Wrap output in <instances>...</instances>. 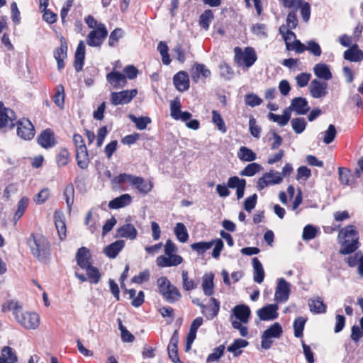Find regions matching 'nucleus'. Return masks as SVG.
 <instances>
[{"label":"nucleus","mask_w":363,"mask_h":363,"mask_svg":"<svg viewBox=\"0 0 363 363\" xmlns=\"http://www.w3.org/2000/svg\"><path fill=\"white\" fill-rule=\"evenodd\" d=\"M9 311H12L16 321L24 328L34 330L40 323V317L36 313L23 311L21 305L14 301H7L6 306Z\"/></svg>","instance_id":"nucleus-1"},{"label":"nucleus","mask_w":363,"mask_h":363,"mask_svg":"<svg viewBox=\"0 0 363 363\" xmlns=\"http://www.w3.org/2000/svg\"><path fill=\"white\" fill-rule=\"evenodd\" d=\"M338 240L341 243L340 253L342 255L352 253L359 247L358 232L354 225H347L341 229L338 233Z\"/></svg>","instance_id":"nucleus-2"},{"label":"nucleus","mask_w":363,"mask_h":363,"mask_svg":"<svg viewBox=\"0 0 363 363\" xmlns=\"http://www.w3.org/2000/svg\"><path fill=\"white\" fill-rule=\"evenodd\" d=\"M31 254L41 262H46L50 255L48 240L41 234H31L28 240Z\"/></svg>","instance_id":"nucleus-3"},{"label":"nucleus","mask_w":363,"mask_h":363,"mask_svg":"<svg viewBox=\"0 0 363 363\" xmlns=\"http://www.w3.org/2000/svg\"><path fill=\"white\" fill-rule=\"evenodd\" d=\"M157 285L160 293L169 303H174L182 298L179 289L165 277H161L157 279Z\"/></svg>","instance_id":"nucleus-4"},{"label":"nucleus","mask_w":363,"mask_h":363,"mask_svg":"<svg viewBox=\"0 0 363 363\" xmlns=\"http://www.w3.org/2000/svg\"><path fill=\"white\" fill-rule=\"evenodd\" d=\"M235 62L239 67L245 66L246 68L252 67L256 62L257 57L253 48L247 47L244 51L239 47H235Z\"/></svg>","instance_id":"nucleus-5"},{"label":"nucleus","mask_w":363,"mask_h":363,"mask_svg":"<svg viewBox=\"0 0 363 363\" xmlns=\"http://www.w3.org/2000/svg\"><path fill=\"white\" fill-rule=\"evenodd\" d=\"M283 333V330L279 323H274L264 331L261 337V346L264 350H269L273 341L272 338H279Z\"/></svg>","instance_id":"nucleus-6"},{"label":"nucleus","mask_w":363,"mask_h":363,"mask_svg":"<svg viewBox=\"0 0 363 363\" xmlns=\"http://www.w3.org/2000/svg\"><path fill=\"white\" fill-rule=\"evenodd\" d=\"M138 94V89H127L118 92H112L110 95L111 103L113 106L129 104Z\"/></svg>","instance_id":"nucleus-7"},{"label":"nucleus","mask_w":363,"mask_h":363,"mask_svg":"<svg viewBox=\"0 0 363 363\" xmlns=\"http://www.w3.org/2000/svg\"><path fill=\"white\" fill-rule=\"evenodd\" d=\"M108 35V30L104 24L100 23L98 28L91 30L86 38L88 45L91 47H100Z\"/></svg>","instance_id":"nucleus-8"},{"label":"nucleus","mask_w":363,"mask_h":363,"mask_svg":"<svg viewBox=\"0 0 363 363\" xmlns=\"http://www.w3.org/2000/svg\"><path fill=\"white\" fill-rule=\"evenodd\" d=\"M281 182L282 176L281 173L270 170L258 179L257 188L259 191H261L269 185L278 184Z\"/></svg>","instance_id":"nucleus-9"},{"label":"nucleus","mask_w":363,"mask_h":363,"mask_svg":"<svg viewBox=\"0 0 363 363\" xmlns=\"http://www.w3.org/2000/svg\"><path fill=\"white\" fill-rule=\"evenodd\" d=\"M290 284L284 278H279L275 290L274 300L278 303L286 302L290 295Z\"/></svg>","instance_id":"nucleus-10"},{"label":"nucleus","mask_w":363,"mask_h":363,"mask_svg":"<svg viewBox=\"0 0 363 363\" xmlns=\"http://www.w3.org/2000/svg\"><path fill=\"white\" fill-rule=\"evenodd\" d=\"M17 135L25 140H31L35 135V128L28 119H22L17 122Z\"/></svg>","instance_id":"nucleus-11"},{"label":"nucleus","mask_w":363,"mask_h":363,"mask_svg":"<svg viewBox=\"0 0 363 363\" xmlns=\"http://www.w3.org/2000/svg\"><path fill=\"white\" fill-rule=\"evenodd\" d=\"M328 86L326 82L313 79L309 86L310 94L314 99L323 98L328 94Z\"/></svg>","instance_id":"nucleus-12"},{"label":"nucleus","mask_w":363,"mask_h":363,"mask_svg":"<svg viewBox=\"0 0 363 363\" xmlns=\"http://www.w3.org/2000/svg\"><path fill=\"white\" fill-rule=\"evenodd\" d=\"M287 108L290 113L294 111L298 115H305L310 110L308 101L303 97L294 98Z\"/></svg>","instance_id":"nucleus-13"},{"label":"nucleus","mask_w":363,"mask_h":363,"mask_svg":"<svg viewBox=\"0 0 363 363\" xmlns=\"http://www.w3.org/2000/svg\"><path fill=\"white\" fill-rule=\"evenodd\" d=\"M15 113L13 110L3 106V103L0 102V128L14 126Z\"/></svg>","instance_id":"nucleus-14"},{"label":"nucleus","mask_w":363,"mask_h":363,"mask_svg":"<svg viewBox=\"0 0 363 363\" xmlns=\"http://www.w3.org/2000/svg\"><path fill=\"white\" fill-rule=\"evenodd\" d=\"M278 309L277 304H269L259 309L257 314L261 320H272L278 317Z\"/></svg>","instance_id":"nucleus-15"},{"label":"nucleus","mask_w":363,"mask_h":363,"mask_svg":"<svg viewBox=\"0 0 363 363\" xmlns=\"http://www.w3.org/2000/svg\"><path fill=\"white\" fill-rule=\"evenodd\" d=\"M203 320L202 317H197L192 321L190 325L189 331L186 337L185 345L186 352L190 350L191 345L196 337L197 330L203 324Z\"/></svg>","instance_id":"nucleus-16"},{"label":"nucleus","mask_w":363,"mask_h":363,"mask_svg":"<svg viewBox=\"0 0 363 363\" xmlns=\"http://www.w3.org/2000/svg\"><path fill=\"white\" fill-rule=\"evenodd\" d=\"M106 80L116 89L123 88L127 84L125 75L118 71H112L108 73Z\"/></svg>","instance_id":"nucleus-17"},{"label":"nucleus","mask_w":363,"mask_h":363,"mask_svg":"<svg viewBox=\"0 0 363 363\" xmlns=\"http://www.w3.org/2000/svg\"><path fill=\"white\" fill-rule=\"evenodd\" d=\"M156 262L160 267H168L178 266L183 262V258L179 255L172 254L167 256H159Z\"/></svg>","instance_id":"nucleus-18"},{"label":"nucleus","mask_w":363,"mask_h":363,"mask_svg":"<svg viewBox=\"0 0 363 363\" xmlns=\"http://www.w3.org/2000/svg\"><path fill=\"white\" fill-rule=\"evenodd\" d=\"M173 83L176 89L179 91H184L189 88V77L187 72L180 71L173 77Z\"/></svg>","instance_id":"nucleus-19"},{"label":"nucleus","mask_w":363,"mask_h":363,"mask_svg":"<svg viewBox=\"0 0 363 363\" xmlns=\"http://www.w3.org/2000/svg\"><path fill=\"white\" fill-rule=\"evenodd\" d=\"M85 59V45L83 40H80L74 54V66L76 72L82 70Z\"/></svg>","instance_id":"nucleus-20"},{"label":"nucleus","mask_w":363,"mask_h":363,"mask_svg":"<svg viewBox=\"0 0 363 363\" xmlns=\"http://www.w3.org/2000/svg\"><path fill=\"white\" fill-rule=\"evenodd\" d=\"M54 220L58 236L60 240H63L67 236V227L63 213L62 212L55 211L54 213Z\"/></svg>","instance_id":"nucleus-21"},{"label":"nucleus","mask_w":363,"mask_h":363,"mask_svg":"<svg viewBox=\"0 0 363 363\" xmlns=\"http://www.w3.org/2000/svg\"><path fill=\"white\" fill-rule=\"evenodd\" d=\"M138 235V230L130 223H125L117 229V236L129 240H135Z\"/></svg>","instance_id":"nucleus-22"},{"label":"nucleus","mask_w":363,"mask_h":363,"mask_svg":"<svg viewBox=\"0 0 363 363\" xmlns=\"http://www.w3.org/2000/svg\"><path fill=\"white\" fill-rule=\"evenodd\" d=\"M315 75L320 79L328 81L333 78L329 65L325 63H318L313 67Z\"/></svg>","instance_id":"nucleus-23"},{"label":"nucleus","mask_w":363,"mask_h":363,"mask_svg":"<svg viewBox=\"0 0 363 363\" xmlns=\"http://www.w3.org/2000/svg\"><path fill=\"white\" fill-rule=\"evenodd\" d=\"M38 143L44 148H49L55 145L54 134L50 129L43 130L38 138Z\"/></svg>","instance_id":"nucleus-24"},{"label":"nucleus","mask_w":363,"mask_h":363,"mask_svg":"<svg viewBox=\"0 0 363 363\" xmlns=\"http://www.w3.org/2000/svg\"><path fill=\"white\" fill-rule=\"evenodd\" d=\"M124 246L125 241L118 240L104 247V252L108 257L113 259L116 257Z\"/></svg>","instance_id":"nucleus-25"},{"label":"nucleus","mask_w":363,"mask_h":363,"mask_svg":"<svg viewBox=\"0 0 363 363\" xmlns=\"http://www.w3.org/2000/svg\"><path fill=\"white\" fill-rule=\"evenodd\" d=\"M77 264L82 269H86L91 265L89 250L85 247H80L76 255Z\"/></svg>","instance_id":"nucleus-26"},{"label":"nucleus","mask_w":363,"mask_h":363,"mask_svg":"<svg viewBox=\"0 0 363 363\" xmlns=\"http://www.w3.org/2000/svg\"><path fill=\"white\" fill-rule=\"evenodd\" d=\"M201 76L208 78L211 76V71L203 64H196L191 70V79L197 83Z\"/></svg>","instance_id":"nucleus-27"},{"label":"nucleus","mask_w":363,"mask_h":363,"mask_svg":"<svg viewBox=\"0 0 363 363\" xmlns=\"http://www.w3.org/2000/svg\"><path fill=\"white\" fill-rule=\"evenodd\" d=\"M234 315L240 322L247 323L250 315V309L246 305H238L233 309Z\"/></svg>","instance_id":"nucleus-28"},{"label":"nucleus","mask_w":363,"mask_h":363,"mask_svg":"<svg viewBox=\"0 0 363 363\" xmlns=\"http://www.w3.org/2000/svg\"><path fill=\"white\" fill-rule=\"evenodd\" d=\"M344 58L350 62H359L363 59V52L354 44L344 52Z\"/></svg>","instance_id":"nucleus-29"},{"label":"nucleus","mask_w":363,"mask_h":363,"mask_svg":"<svg viewBox=\"0 0 363 363\" xmlns=\"http://www.w3.org/2000/svg\"><path fill=\"white\" fill-rule=\"evenodd\" d=\"M131 201V196L128 194H125L111 200L108 203V207L111 209H118L129 205Z\"/></svg>","instance_id":"nucleus-30"},{"label":"nucleus","mask_w":363,"mask_h":363,"mask_svg":"<svg viewBox=\"0 0 363 363\" xmlns=\"http://www.w3.org/2000/svg\"><path fill=\"white\" fill-rule=\"evenodd\" d=\"M291 113L286 108L284 110L282 115H277L273 113H269L268 115V118L273 122L277 123L279 126L283 127L289 123L291 119Z\"/></svg>","instance_id":"nucleus-31"},{"label":"nucleus","mask_w":363,"mask_h":363,"mask_svg":"<svg viewBox=\"0 0 363 363\" xmlns=\"http://www.w3.org/2000/svg\"><path fill=\"white\" fill-rule=\"evenodd\" d=\"M252 265L254 269V281L261 284L264 279V271L262 264L257 257H254L252 259Z\"/></svg>","instance_id":"nucleus-32"},{"label":"nucleus","mask_w":363,"mask_h":363,"mask_svg":"<svg viewBox=\"0 0 363 363\" xmlns=\"http://www.w3.org/2000/svg\"><path fill=\"white\" fill-rule=\"evenodd\" d=\"M213 274H206L203 277L202 289L205 295L210 296L214 294Z\"/></svg>","instance_id":"nucleus-33"},{"label":"nucleus","mask_w":363,"mask_h":363,"mask_svg":"<svg viewBox=\"0 0 363 363\" xmlns=\"http://www.w3.org/2000/svg\"><path fill=\"white\" fill-rule=\"evenodd\" d=\"M308 306L311 311L314 313L320 314L325 313L326 312V305L320 297L310 299L308 301Z\"/></svg>","instance_id":"nucleus-34"},{"label":"nucleus","mask_w":363,"mask_h":363,"mask_svg":"<svg viewBox=\"0 0 363 363\" xmlns=\"http://www.w3.org/2000/svg\"><path fill=\"white\" fill-rule=\"evenodd\" d=\"M76 160L79 168L85 169L88 167L89 158L87 148L76 151Z\"/></svg>","instance_id":"nucleus-35"},{"label":"nucleus","mask_w":363,"mask_h":363,"mask_svg":"<svg viewBox=\"0 0 363 363\" xmlns=\"http://www.w3.org/2000/svg\"><path fill=\"white\" fill-rule=\"evenodd\" d=\"M133 184L136 189L143 194H147L152 189V184L150 182H147L143 177H134Z\"/></svg>","instance_id":"nucleus-36"},{"label":"nucleus","mask_w":363,"mask_h":363,"mask_svg":"<svg viewBox=\"0 0 363 363\" xmlns=\"http://www.w3.org/2000/svg\"><path fill=\"white\" fill-rule=\"evenodd\" d=\"M174 233L178 240L182 243L189 239V233L184 223H177L174 228Z\"/></svg>","instance_id":"nucleus-37"},{"label":"nucleus","mask_w":363,"mask_h":363,"mask_svg":"<svg viewBox=\"0 0 363 363\" xmlns=\"http://www.w3.org/2000/svg\"><path fill=\"white\" fill-rule=\"evenodd\" d=\"M238 158L245 162H252L256 160V154L249 147L242 146L238 152Z\"/></svg>","instance_id":"nucleus-38"},{"label":"nucleus","mask_w":363,"mask_h":363,"mask_svg":"<svg viewBox=\"0 0 363 363\" xmlns=\"http://www.w3.org/2000/svg\"><path fill=\"white\" fill-rule=\"evenodd\" d=\"M128 118L135 124L137 129L145 130L147 125L151 123V119L147 116L136 117L133 114H129Z\"/></svg>","instance_id":"nucleus-39"},{"label":"nucleus","mask_w":363,"mask_h":363,"mask_svg":"<svg viewBox=\"0 0 363 363\" xmlns=\"http://www.w3.org/2000/svg\"><path fill=\"white\" fill-rule=\"evenodd\" d=\"M213 246V242H198L192 243L190 247L193 251H195L199 255H203L207 250Z\"/></svg>","instance_id":"nucleus-40"},{"label":"nucleus","mask_w":363,"mask_h":363,"mask_svg":"<svg viewBox=\"0 0 363 363\" xmlns=\"http://www.w3.org/2000/svg\"><path fill=\"white\" fill-rule=\"evenodd\" d=\"M29 204V199L26 197H23L17 204V209L13 215V220L15 224L23 215L26 209L28 208Z\"/></svg>","instance_id":"nucleus-41"},{"label":"nucleus","mask_w":363,"mask_h":363,"mask_svg":"<svg viewBox=\"0 0 363 363\" xmlns=\"http://www.w3.org/2000/svg\"><path fill=\"white\" fill-rule=\"evenodd\" d=\"M248 345V342L243 339H236L234 340L233 344L228 347L227 350L230 352H233L234 356L237 357L242 353V351L239 350L240 348L245 347Z\"/></svg>","instance_id":"nucleus-42"},{"label":"nucleus","mask_w":363,"mask_h":363,"mask_svg":"<svg viewBox=\"0 0 363 363\" xmlns=\"http://www.w3.org/2000/svg\"><path fill=\"white\" fill-rule=\"evenodd\" d=\"M67 206L70 211L74 199V188L72 184H69L65 186L63 192Z\"/></svg>","instance_id":"nucleus-43"},{"label":"nucleus","mask_w":363,"mask_h":363,"mask_svg":"<svg viewBox=\"0 0 363 363\" xmlns=\"http://www.w3.org/2000/svg\"><path fill=\"white\" fill-rule=\"evenodd\" d=\"M182 287L185 291H189L196 289L198 284L193 279H189L188 272L186 270H183L182 272Z\"/></svg>","instance_id":"nucleus-44"},{"label":"nucleus","mask_w":363,"mask_h":363,"mask_svg":"<svg viewBox=\"0 0 363 363\" xmlns=\"http://www.w3.org/2000/svg\"><path fill=\"white\" fill-rule=\"evenodd\" d=\"M291 125L296 134H301L305 130L307 123L304 118H295L291 121Z\"/></svg>","instance_id":"nucleus-45"},{"label":"nucleus","mask_w":363,"mask_h":363,"mask_svg":"<svg viewBox=\"0 0 363 363\" xmlns=\"http://www.w3.org/2000/svg\"><path fill=\"white\" fill-rule=\"evenodd\" d=\"M88 280L93 284H98L101 279V274L96 267L89 266L86 269Z\"/></svg>","instance_id":"nucleus-46"},{"label":"nucleus","mask_w":363,"mask_h":363,"mask_svg":"<svg viewBox=\"0 0 363 363\" xmlns=\"http://www.w3.org/2000/svg\"><path fill=\"white\" fill-rule=\"evenodd\" d=\"M157 49L162 55V63L166 65H169L171 62V59L168 53L169 48L167 43L165 42L160 41L157 45Z\"/></svg>","instance_id":"nucleus-47"},{"label":"nucleus","mask_w":363,"mask_h":363,"mask_svg":"<svg viewBox=\"0 0 363 363\" xmlns=\"http://www.w3.org/2000/svg\"><path fill=\"white\" fill-rule=\"evenodd\" d=\"M213 17L214 16L211 10H206L199 17V25L203 29L208 30Z\"/></svg>","instance_id":"nucleus-48"},{"label":"nucleus","mask_w":363,"mask_h":363,"mask_svg":"<svg viewBox=\"0 0 363 363\" xmlns=\"http://www.w3.org/2000/svg\"><path fill=\"white\" fill-rule=\"evenodd\" d=\"M262 167L259 164L253 162L248 164L240 173L241 176L252 177L259 172Z\"/></svg>","instance_id":"nucleus-49"},{"label":"nucleus","mask_w":363,"mask_h":363,"mask_svg":"<svg viewBox=\"0 0 363 363\" xmlns=\"http://www.w3.org/2000/svg\"><path fill=\"white\" fill-rule=\"evenodd\" d=\"M1 353L6 363H16L17 362V356L11 347L9 346L4 347Z\"/></svg>","instance_id":"nucleus-50"},{"label":"nucleus","mask_w":363,"mask_h":363,"mask_svg":"<svg viewBox=\"0 0 363 363\" xmlns=\"http://www.w3.org/2000/svg\"><path fill=\"white\" fill-rule=\"evenodd\" d=\"M306 50L308 51L315 57H320L322 50L320 45L315 40H311L306 43Z\"/></svg>","instance_id":"nucleus-51"},{"label":"nucleus","mask_w":363,"mask_h":363,"mask_svg":"<svg viewBox=\"0 0 363 363\" xmlns=\"http://www.w3.org/2000/svg\"><path fill=\"white\" fill-rule=\"evenodd\" d=\"M321 134L323 135V140L324 143L328 145L334 140L337 135V130L335 125L330 124L329 125L328 129L325 131L321 133Z\"/></svg>","instance_id":"nucleus-52"},{"label":"nucleus","mask_w":363,"mask_h":363,"mask_svg":"<svg viewBox=\"0 0 363 363\" xmlns=\"http://www.w3.org/2000/svg\"><path fill=\"white\" fill-rule=\"evenodd\" d=\"M117 320L118 323V329L121 333L122 341L125 342H133L135 340L134 335L126 329V328L123 325L120 318H118Z\"/></svg>","instance_id":"nucleus-53"},{"label":"nucleus","mask_w":363,"mask_h":363,"mask_svg":"<svg viewBox=\"0 0 363 363\" xmlns=\"http://www.w3.org/2000/svg\"><path fill=\"white\" fill-rule=\"evenodd\" d=\"M305 323L306 319L303 317H298L295 319L293 325L295 337H301L303 336Z\"/></svg>","instance_id":"nucleus-54"},{"label":"nucleus","mask_w":363,"mask_h":363,"mask_svg":"<svg viewBox=\"0 0 363 363\" xmlns=\"http://www.w3.org/2000/svg\"><path fill=\"white\" fill-rule=\"evenodd\" d=\"M55 104L60 108H62L65 101V90L62 85L57 86L56 92L53 97Z\"/></svg>","instance_id":"nucleus-55"},{"label":"nucleus","mask_w":363,"mask_h":363,"mask_svg":"<svg viewBox=\"0 0 363 363\" xmlns=\"http://www.w3.org/2000/svg\"><path fill=\"white\" fill-rule=\"evenodd\" d=\"M251 32L259 38H267V26L263 23H255L250 28Z\"/></svg>","instance_id":"nucleus-56"},{"label":"nucleus","mask_w":363,"mask_h":363,"mask_svg":"<svg viewBox=\"0 0 363 363\" xmlns=\"http://www.w3.org/2000/svg\"><path fill=\"white\" fill-rule=\"evenodd\" d=\"M224 350L225 346L223 345H220L216 347L213 352L208 356L206 359L207 363L218 361L219 359L223 355Z\"/></svg>","instance_id":"nucleus-57"},{"label":"nucleus","mask_w":363,"mask_h":363,"mask_svg":"<svg viewBox=\"0 0 363 363\" xmlns=\"http://www.w3.org/2000/svg\"><path fill=\"white\" fill-rule=\"evenodd\" d=\"M67 44L65 38L63 36L60 38V47L55 50L54 52V57L55 59L57 58H65L67 57Z\"/></svg>","instance_id":"nucleus-58"},{"label":"nucleus","mask_w":363,"mask_h":363,"mask_svg":"<svg viewBox=\"0 0 363 363\" xmlns=\"http://www.w3.org/2000/svg\"><path fill=\"white\" fill-rule=\"evenodd\" d=\"M123 31L120 28H115L110 34L108 39V45L115 47L118 40L123 37Z\"/></svg>","instance_id":"nucleus-59"},{"label":"nucleus","mask_w":363,"mask_h":363,"mask_svg":"<svg viewBox=\"0 0 363 363\" xmlns=\"http://www.w3.org/2000/svg\"><path fill=\"white\" fill-rule=\"evenodd\" d=\"M212 121L213 123L217 126L218 129L220 130L222 133L226 132V126L223 119L222 118L220 114L216 111H212Z\"/></svg>","instance_id":"nucleus-60"},{"label":"nucleus","mask_w":363,"mask_h":363,"mask_svg":"<svg viewBox=\"0 0 363 363\" xmlns=\"http://www.w3.org/2000/svg\"><path fill=\"white\" fill-rule=\"evenodd\" d=\"M249 131L254 138H259L261 128L257 124V121L252 116L249 120Z\"/></svg>","instance_id":"nucleus-61"},{"label":"nucleus","mask_w":363,"mask_h":363,"mask_svg":"<svg viewBox=\"0 0 363 363\" xmlns=\"http://www.w3.org/2000/svg\"><path fill=\"white\" fill-rule=\"evenodd\" d=\"M286 50H294L296 53L301 54L306 51V44L302 43L299 40L295 39L291 44L287 43Z\"/></svg>","instance_id":"nucleus-62"},{"label":"nucleus","mask_w":363,"mask_h":363,"mask_svg":"<svg viewBox=\"0 0 363 363\" xmlns=\"http://www.w3.org/2000/svg\"><path fill=\"white\" fill-rule=\"evenodd\" d=\"M220 75L225 79H230L234 75V72L229 65L223 62L219 65Z\"/></svg>","instance_id":"nucleus-63"},{"label":"nucleus","mask_w":363,"mask_h":363,"mask_svg":"<svg viewBox=\"0 0 363 363\" xmlns=\"http://www.w3.org/2000/svg\"><path fill=\"white\" fill-rule=\"evenodd\" d=\"M318 230L315 227L307 225L303 228L302 238L304 240H312L316 236Z\"/></svg>","instance_id":"nucleus-64"}]
</instances>
